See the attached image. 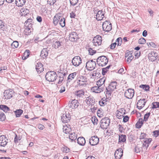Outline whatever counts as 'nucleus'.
<instances>
[{"label": "nucleus", "mask_w": 159, "mask_h": 159, "mask_svg": "<svg viewBox=\"0 0 159 159\" xmlns=\"http://www.w3.org/2000/svg\"><path fill=\"white\" fill-rule=\"evenodd\" d=\"M117 82L116 81L111 82L106 88V94L110 96L111 93L116 89Z\"/></svg>", "instance_id": "1"}, {"label": "nucleus", "mask_w": 159, "mask_h": 159, "mask_svg": "<svg viewBox=\"0 0 159 159\" xmlns=\"http://www.w3.org/2000/svg\"><path fill=\"white\" fill-rule=\"evenodd\" d=\"M57 75L55 72L50 71L47 72L45 75L46 79L49 82H53L57 79Z\"/></svg>", "instance_id": "2"}, {"label": "nucleus", "mask_w": 159, "mask_h": 159, "mask_svg": "<svg viewBox=\"0 0 159 159\" xmlns=\"http://www.w3.org/2000/svg\"><path fill=\"white\" fill-rule=\"evenodd\" d=\"M97 61L99 66H103L107 64L108 60L105 56H102L97 58Z\"/></svg>", "instance_id": "3"}, {"label": "nucleus", "mask_w": 159, "mask_h": 159, "mask_svg": "<svg viewBox=\"0 0 159 159\" xmlns=\"http://www.w3.org/2000/svg\"><path fill=\"white\" fill-rule=\"evenodd\" d=\"M110 123V120L108 117L102 118L100 122V127L102 129H106Z\"/></svg>", "instance_id": "4"}, {"label": "nucleus", "mask_w": 159, "mask_h": 159, "mask_svg": "<svg viewBox=\"0 0 159 159\" xmlns=\"http://www.w3.org/2000/svg\"><path fill=\"white\" fill-rule=\"evenodd\" d=\"M95 61L93 60L88 61L86 63V67L89 70H94L96 66Z\"/></svg>", "instance_id": "5"}, {"label": "nucleus", "mask_w": 159, "mask_h": 159, "mask_svg": "<svg viewBox=\"0 0 159 159\" xmlns=\"http://www.w3.org/2000/svg\"><path fill=\"white\" fill-rule=\"evenodd\" d=\"M102 27L103 30L106 32L110 31L112 29V25L108 21L106 20L102 24Z\"/></svg>", "instance_id": "6"}, {"label": "nucleus", "mask_w": 159, "mask_h": 159, "mask_svg": "<svg viewBox=\"0 0 159 159\" xmlns=\"http://www.w3.org/2000/svg\"><path fill=\"white\" fill-rule=\"evenodd\" d=\"M81 62V58L79 56L74 57L72 60V63L75 66H79Z\"/></svg>", "instance_id": "7"}, {"label": "nucleus", "mask_w": 159, "mask_h": 159, "mask_svg": "<svg viewBox=\"0 0 159 159\" xmlns=\"http://www.w3.org/2000/svg\"><path fill=\"white\" fill-rule=\"evenodd\" d=\"M134 91L133 89H129L126 90L125 93V96L127 98L131 99L134 96Z\"/></svg>", "instance_id": "8"}, {"label": "nucleus", "mask_w": 159, "mask_h": 159, "mask_svg": "<svg viewBox=\"0 0 159 159\" xmlns=\"http://www.w3.org/2000/svg\"><path fill=\"white\" fill-rule=\"evenodd\" d=\"M14 91L11 89L6 90L4 93V98L6 99H9L13 96Z\"/></svg>", "instance_id": "9"}, {"label": "nucleus", "mask_w": 159, "mask_h": 159, "mask_svg": "<svg viewBox=\"0 0 159 159\" xmlns=\"http://www.w3.org/2000/svg\"><path fill=\"white\" fill-rule=\"evenodd\" d=\"M102 38L99 35H97L94 37L93 40V43L96 46L100 45L102 43Z\"/></svg>", "instance_id": "10"}, {"label": "nucleus", "mask_w": 159, "mask_h": 159, "mask_svg": "<svg viewBox=\"0 0 159 159\" xmlns=\"http://www.w3.org/2000/svg\"><path fill=\"white\" fill-rule=\"evenodd\" d=\"M70 114L69 113H66L61 116V120L63 123H67L70 121Z\"/></svg>", "instance_id": "11"}, {"label": "nucleus", "mask_w": 159, "mask_h": 159, "mask_svg": "<svg viewBox=\"0 0 159 159\" xmlns=\"http://www.w3.org/2000/svg\"><path fill=\"white\" fill-rule=\"evenodd\" d=\"M96 14V19L98 20H102L105 17V11L102 10H100L97 11V13L94 12Z\"/></svg>", "instance_id": "12"}, {"label": "nucleus", "mask_w": 159, "mask_h": 159, "mask_svg": "<svg viewBox=\"0 0 159 159\" xmlns=\"http://www.w3.org/2000/svg\"><path fill=\"white\" fill-rule=\"evenodd\" d=\"M99 142V138L96 136H94L91 137L89 139V143L92 146L97 145Z\"/></svg>", "instance_id": "13"}, {"label": "nucleus", "mask_w": 159, "mask_h": 159, "mask_svg": "<svg viewBox=\"0 0 159 159\" xmlns=\"http://www.w3.org/2000/svg\"><path fill=\"white\" fill-rule=\"evenodd\" d=\"M87 84V82L77 80L75 87L76 88L81 89L86 87Z\"/></svg>", "instance_id": "14"}, {"label": "nucleus", "mask_w": 159, "mask_h": 159, "mask_svg": "<svg viewBox=\"0 0 159 159\" xmlns=\"http://www.w3.org/2000/svg\"><path fill=\"white\" fill-rule=\"evenodd\" d=\"M8 139L4 135H2L0 136V145L4 147L8 143Z\"/></svg>", "instance_id": "15"}, {"label": "nucleus", "mask_w": 159, "mask_h": 159, "mask_svg": "<svg viewBox=\"0 0 159 159\" xmlns=\"http://www.w3.org/2000/svg\"><path fill=\"white\" fill-rule=\"evenodd\" d=\"M146 103V101L145 99H140L138 101L137 104V108L139 109H141L144 107Z\"/></svg>", "instance_id": "16"}, {"label": "nucleus", "mask_w": 159, "mask_h": 159, "mask_svg": "<svg viewBox=\"0 0 159 159\" xmlns=\"http://www.w3.org/2000/svg\"><path fill=\"white\" fill-rule=\"evenodd\" d=\"M78 38V35L76 32H72L70 34L69 40L72 42L76 41Z\"/></svg>", "instance_id": "17"}, {"label": "nucleus", "mask_w": 159, "mask_h": 159, "mask_svg": "<svg viewBox=\"0 0 159 159\" xmlns=\"http://www.w3.org/2000/svg\"><path fill=\"white\" fill-rule=\"evenodd\" d=\"M79 103L77 100L74 99L72 100L70 103H69V106L72 109L77 108L79 106Z\"/></svg>", "instance_id": "18"}, {"label": "nucleus", "mask_w": 159, "mask_h": 159, "mask_svg": "<svg viewBox=\"0 0 159 159\" xmlns=\"http://www.w3.org/2000/svg\"><path fill=\"white\" fill-rule=\"evenodd\" d=\"M157 54L154 52H151L148 54V58L151 61H153L156 60L157 57Z\"/></svg>", "instance_id": "19"}, {"label": "nucleus", "mask_w": 159, "mask_h": 159, "mask_svg": "<svg viewBox=\"0 0 159 159\" xmlns=\"http://www.w3.org/2000/svg\"><path fill=\"white\" fill-rule=\"evenodd\" d=\"M104 89L103 87H100L99 86H95L91 88V90L93 92L96 93H99L103 91Z\"/></svg>", "instance_id": "20"}, {"label": "nucleus", "mask_w": 159, "mask_h": 159, "mask_svg": "<svg viewBox=\"0 0 159 159\" xmlns=\"http://www.w3.org/2000/svg\"><path fill=\"white\" fill-rule=\"evenodd\" d=\"M123 150L121 148L117 149L115 152L114 155L116 159H120L123 155Z\"/></svg>", "instance_id": "21"}, {"label": "nucleus", "mask_w": 159, "mask_h": 159, "mask_svg": "<svg viewBox=\"0 0 159 159\" xmlns=\"http://www.w3.org/2000/svg\"><path fill=\"white\" fill-rule=\"evenodd\" d=\"M106 80V78L103 77L99 79L97 82V85L100 87H103L104 88L105 85L104 84Z\"/></svg>", "instance_id": "22"}, {"label": "nucleus", "mask_w": 159, "mask_h": 159, "mask_svg": "<svg viewBox=\"0 0 159 159\" xmlns=\"http://www.w3.org/2000/svg\"><path fill=\"white\" fill-rule=\"evenodd\" d=\"M152 141L151 139H146L143 144V148L144 149H147L149 146V144Z\"/></svg>", "instance_id": "23"}, {"label": "nucleus", "mask_w": 159, "mask_h": 159, "mask_svg": "<svg viewBox=\"0 0 159 159\" xmlns=\"http://www.w3.org/2000/svg\"><path fill=\"white\" fill-rule=\"evenodd\" d=\"M63 129L64 132L66 134H70L71 130L70 126L69 125H63Z\"/></svg>", "instance_id": "24"}, {"label": "nucleus", "mask_w": 159, "mask_h": 159, "mask_svg": "<svg viewBox=\"0 0 159 159\" xmlns=\"http://www.w3.org/2000/svg\"><path fill=\"white\" fill-rule=\"evenodd\" d=\"M35 68L38 73H40L43 70V65L41 63H37Z\"/></svg>", "instance_id": "25"}, {"label": "nucleus", "mask_w": 159, "mask_h": 159, "mask_svg": "<svg viewBox=\"0 0 159 159\" xmlns=\"http://www.w3.org/2000/svg\"><path fill=\"white\" fill-rule=\"evenodd\" d=\"M77 75L76 72H74L70 74L67 78V83L70 82L72 80L74 79L75 77Z\"/></svg>", "instance_id": "26"}, {"label": "nucleus", "mask_w": 159, "mask_h": 159, "mask_svg": "<svg viewBox=\"0 0 159 159\" xmlns=\"http://www.w3.org/2000/svg\"><path fill=\"white\" fill-rule=\"evenodd\" d=\"M84 94V91L83 89H80L77 91L75 92V94L78 97H82Z\"/></svg>", "instance_id": "27"}, {"label": "nucleus", "mask_w": 159, "mask_h": 159, "mask_svg": "<svg viewBox=\"0 0 159 159\" xmlns=\"http://www.w3.org/2000/svg\"><path fill=\"white\" fill-rule=\"evenodd\" d=\"M69 139L71 142L75 141L77 138V135L75 132L71 133L69 135Z\"/></svg>", "instance_id": "28"}, {"label": "nucleus", "mask_w": 159, "mask_h": 159, "mask_svg": "<svg viewBox=\"0 0 159 159\" xmlns=\"http://www.w3.org/2000/svg\"><path fill=\"white\" fill-rule=\"evenodd\" d=\"M77 143L80 145L83 146L85 143V140L83 137H80L77 139Z\"/></svg>", "instance_id": "29"}, {"label": "nucleus", "mask_w": 159, "mask_h": 159, "mask_svg": "<svg viewBox=\"0 0 159 159\" xmlns=\"http://www.w3.org/2000/svg\"><path fill=\"white\" fill-rule=\"evenodd\" d=\"M58 75L59 77L58 81L57 83L59 84H61L63 81L64 77L66 75V73H63L60 72L58 74Z\"/></svg>", "instance_id": "30"}, {"label": "nucleus", "mask_w": 159, "mask_h": 159, "mask_svg": "<svg viewBox=\"0 0 159 159\" xmlns=\"http://www.w3.org/2000/svg\"><path fill=\"white\" fill-rule=\"evenodd\" d=\"M48 55V52L47 48H43L41 52L40 56L44 59Z\"/></svg>", "instance_id": "31"}, {"label": "nucleus", "mask_w": 159, "mask_h": 159, "mask_svg": "<svg viewBox=\"0 0 159 159\" xmlns=\"http://www.w3.org/2000/svg\"><path fill=\"white\" fill-rule=\"evenodd\" d=\"M85 101L88 104H90L92 106L93 105L95 102V101L93 100V98L90 97H87L85 100Z\"/></svg>", "instance_id": "32"}, {"label": "nucleus", "mask_w": 159, "mask_h": 159, "mask_svg": "<svg viewBox=\"0 0 159 159\" xmlns=\"http://www.w3.org/2000/svg\"><path fill=\"white\" fill-rule=\"evenodd\" d=\"M25 0H16L15 3L18 7H21L25 4Z\"/></svg>", "instance_id": "33"}, {"label": "nucleus", "mask_w": 159, "mask_h": 159, "mask_svg": "<svg viewBox=\"0 0 159 159\" xmlns=\"http://www.w3.org/2000/svg\"><path fill=\"white\" fill-rule=\"evenodd\" d=\"M107 97H104L99 102V103L101 106H103L107 104Z\"/></svg>", "instance_id": "34"}, {"label": "nucleus", "mask_w": 159, "mask_h": 159, "mask_svg": "<svg viewBox=\"0 0 159 159\" xmlns=\"http://www.w3.org/2000/svg\"><path fill=\"white\" fill-rule=\"evenodd\" d=\"M77 80L88 82V79L87 77L82 75H79L78 76Z\"/></svg>", "instance_id": "35"}, {"label": "nucleus", "mask_w": 159, "mask_h": 159, "mask_svg": "<svg viewBox=\"0 0 159 159\" xmlns=\"http://www.w3.org/2000/svg\"><path fill=\"white\" fill-rule=\"evenodd\" d=\"M20 11L21 13V16H25L27 14H29V10L26 8H22Z\"/></svg>", "instance_id": "36"}, {"label": "nucleus", "mask_w": 159, "mask_h": 159, "mask_svg": "<svg viewBox=\"0 0 159 159\" xmlns=\"http://www.w3.org/2000/svg\"><path fill=\"white\" fill-rule=\"evenodd\" d=\"M126 140V135L123 134L119 135V143H124Z\"/></svg>", "instance_id": "37"}, {"label": "nucleus", "mask_w": 159, "mask_h": 159, "mask_svg": "<svg viewBox=\"0 0 159 159\" xmlns=\"http://www.w3.org/2000/svg\"><path fill=\"white\" fill-rule=\"evenodd\" d=\"M143 121L142 119H139L136 124V127L138 128H140L143 124Z\"/></svg>", "instance_id": "38"}, {"label": "nucleus", "mask_w": 159, "mask_h": 159, "mask_svg": "<svg viewBox=\"0 0 159 159\" xmlns=\"http://www.w3.org/2000/svg\"><path fill=\"white\" fill-rule=\"evenodd\" d=\"M30 52L29 50H26L24 53L23 56L22 57L23 60H25L27 59L29 56Z\"/></svg>", "instance_id": "39"}, {"label": "nucleus", "mask_w": 159, "mask_h": 159, "mask_svg": "<svg viewBox=\"0 0 159 159\" xmlns=\"http://www.w3.org/2000/svg\"><path fill=\"white\" fill-rule=\"evenodd\" d=\"M0 109L5 112H7L10 110V109L9 107L6 105H0Z\"/></svg>", "instance_id": "40"}, {"label": "nucleus", "mask_w": 159, "mask_h": 159, "mask_svg": "<svg viewBox=\"0 0 159 159\" xmlns=\"http://www.w3.org/2000/svg\"><path fill=\"white\" fill-rule=\"evenodd\" d=\"M16 117H19L23 112V110L21 109L17 110L14 111Z\"/></svg>", "instance_id": "41"}, {"label": "nucleus", "mask_w": 159, "mask_h": 159, "mask_svg": "<svg viewBox=\"0 0 159 159\" xmlns=\"http://www.w3.org/2000/svg\"><path fill=\"white\" fill-rule=\"evenodd\" d=\"M32 21V19H28L25 22V25L26 26L28 27L29 28L31 27L32 25L30 23Z\"/></svg>", "instance_id": "42"}, {"label": "nucleus", "mask_w": 159, "mask_h": 159, "mask_svg": "<svg viewBox=\"0 0 159 159\" xmlns=\"http://www.w3.org/2000/svg\"><path fill=\"white\" fill-rule=\"evenodd\" d=\"M139 87L147 91L149 90V89L150 88L149 86L147 85H141L139 86Z\"/></svg>", "instance_id": "43"}, {"label": "nucleus", "mask_w": 159, "mask_h": 159, "mask_svg": "<svg viewBox=\"0 0 159 159\" xmlns=\"http://www.w3.org/2000/svg\"><path fill=\"white\" fill-rule=\"evenodd\" d=\"M59 24L62 27H64L65 25V20L64 18H61L59 20Z\"/></svg>", "instance_id": "44"}, {"label": "nucleus", "mask_w": 159, "mask_h": 159, "mask_svg": "<svg viewBox=\"0 0 159 159\" xmlns=\"http://www.w3.org/2000/svg\"><path fill=\"white\" fill-rule=\"evenodd\" d=\"M122 42V38L121 37H119L116 40L115 43H117V46H120L121 45Z\"/></svg>", "instance_id": "45"}, {"label": "nucleus", "mask_w": 159, "mask_h": 159, "mask_svg": "<svg viewBox=\"0 0 159 159\" xmlns=\"http://www.w3.org/2000/svg\"><path fill=\"white\" fill-rule=\"evenodd\" d=\"M5 118L6 117L4 114L3 112L0 111V120L1 121H4Z\"/></svg>", "instance_id": "46"}, {"label": "nucleus", "mask_w": 159, "mask_h": 159, "mask_svg": "<svg viewBox=\"0 0 159 159\" xmlns=\"http://www.w3.org/2000/svg\"><path fill=\"white\" fill-rule=\"evenodd\" d=\"M110 67V65H109L106 68H102V74L103 75H105Z\"/></svg>", "instance_id": "47"}, {"label": "nucleus", "mask_w": 159, "mask_h": 159, "mask_svg": "<svg viewBox=\"0 0 159 159\" xmlns=\"http://www.w3.org/2000/svg\"><path fill=\"white\" fill-rule=\"evenodd\" d=\"M19 46V43L17 41H14L11 44V46L13 48L14 47L15 48H17Z\"/></svg>", "instance_id": "48"}, {"label": "nucleus", "mask_w": 159, "mask_h": 159, "mask_svg": "<svg viewBox=\"0 0 159 159\" xmlns=\"http://www.w3.org/2000/svg\"><path fill=\"white\" fill-rule=\"evenodd\" d=\"M80 6H78L75 7L74 11L75 12L78 13L80 11Z\"/></svg>", "instance_id": "49"}, {"label": "nucleus", "mask_w": 159, "mask_h": 159, "mask_svg": "<svg viewBox=\"0 0 159 159\" xmlns=\"http://www.w3.org/2000/svg\"><path fill=\"white\" fill-rule=\"evenodd\" d=\"M70 4L75 6L77 4L79 0H69Z\"/></svg>", "instance_id": "50"}, {"label": "nucleus", "mask_w": 159, "mask_h": 159, "mask_svg": "<svg viewBox=\"0 0 159 159\" xmlns=\"http://www.w3.org/2000/svg\"><path fill=\"white\" fill-rule=\"evenodd\" d=\"M103 111L102 109H98L97 111V115L98 116L101 117L103 116Z\"/></svg>", "instance_id": "51"}, {"label": "nucleus", "mask_w": 159, "mask_h": 159, "mask_svg": "<svg viewBox=\"0 0 159 159\" xmlns=\"http://www.w3.org/2000/svg\"><path fill=\"white\" fill-rule=\"evenodd\" d=\"M138 42L139 44H144L146 43V40L144 38H141L139 40Z\"/></svg>", "instance_id": "52"}, {"label": "nucleus", "mask_w": 159, "mask_h": 159, "mask_svg": "<svg viewBox=\"0 0 159 159\" xmlns=\"http://www.w3.org/2000/svg\"><path fill=\"white\" fill-rule=\"evenodd\" d=\"M152 108H156L159 107V102H155L152 103Z\"/></svg>", "instance_id": "53"}, {"label": "nucleus", "mask_w": 159, "mask_h": 159, "mask_svg": "<svg viewBox=\"0 0 159 159\" xmlns=\"http://www.w3.org/2000/svg\"><path fill=\"white\" fill-rule=\"evenodd\" d=\"M92 121L94 125H97L98 120L96 117L94 116L92 117Z\"/></svg>", "instance_id": "54"}, {"label": "nucleus", "mask_w": 159, "mask_h": 159, "mask_svg": "<svg viewBox=\"0 0 159 159\" xmlns=\"http://www.w3.org/2000/svg\"><path fill=\"white\" fill-rule=\"evenodd\" d=\"M61 45V43L59 41H56L54 43V45L56 48H58Z\"/></svg>", "instance_id": "55"}, {"label": "nucleus", "mask_w": 159, "mask_h": 159, "mask_svg": "<svg viewBox=\"0 0 159 159\" xmlns=\"http://www.w3.org/2000/svg\"><path fill=\"white\" fill-rule=\"evenodd\" d=\"M88 51L90 55H93L96 52V51L93 50V49L91 48H89L88 50Z\"/></svg>", "instance_id": "56"}, {"label": "nucleus", "mask_w": 159, "mask_h": 159, "mask_svg": "<svg viewBox=\"0 0 159 159\" xmlns=\"http://www.w3.org/2000/svg\"><path fill=\"white\" fill-rule=\"evenodd\" d=\"M150 114V113L149 112L148 113H146L144 115V117L143 121H146L147 120L148 118L149 117Z\"/></svg>", "instance_id": "57"}, {"label": "nucleus", "mask_w": 159, "mask_h": 159, "mask_svg": "<svg viewBox=\"0 0 159 159\" xmlns=\"http://www.w3.org/2000/svg\"><path fill=\"white\" fill-rule=\"evenodd\" d=\"M134 57L132 55V53H130V55L128 57L127 59V61L128 62H130L133 59Z\"/></svg>", "instance_id": "58"}, {"label": "nucleus", "mask_w": 159, "mask_h": 159, "mask_svg": "<svg viewBox=\"0 0 159 159\" xmlns=\"http://www.w3.org/2000/svg\"><path fill=\"white\" fill-rule=\"evenodd\" d=\"M135 152L136 153H138L140 152L141 150V148L140 147H139V145H137L135 148Z\"/></svg>", "instance_id": "59"}, {"label": "nucleus", "mask_w": 159, "mask_h": 159, "mask_svg": "<svg viewBox=\"0 0 159 159\" xmlns=\"http://www.w3.org/2000/svg\"><path fill=\"white\" fill-rule=\"evenodd\" d=\"M117 44L116 43H114L111 44L110 45V48L111 49H114L116 45Z\"/></svg>", "instance_id": "60"}, {"label": "nucleus", "mask_w": 159, "mask_h": 159, "mask_svg": "<svg viewBox=\"0 0 159 159\" xmlns=\"http://www.w3.org/2000/svg\"><path fill=\"white\" fill-rule=\"evenodd\" d=\"M59 20L54 17L53 19V23L55 25H56Z\"/></svg>", "instance_id": "61"}, {"label": "nucleus", "mask_w": 159, "mask_h": 159, "mask_svg": "<svg viewBox=\"0 0 159 159\" xmlns=\"http://www.w3.org/2000/svg\"><path fill=\"white\" fill-rule=\"evenodd\" d=\"M153 134L155 137L159 135V130L154 131Z\"/></svg>", "instance_id": "62"}, {"label": "nucleus", "mask_w": 159, "mask_h": 159, "mask_svg": "<svg viewBox=\"0 0 159 159\" xmlns=\"http://www.w3.org/2000/svg\"><path fill=\"white\" fill-rule=\"evenodd\" d=\"M61 14L60 13H58L55 16V17L58 20H61V18H63V17H61Z\"/></svg>", "instance_id": "63"}, {"label": "nucleus", "mask_w": 159, "mask_h": 159, "mask_svg": "<svg viewBox=\"0 0 159 159\" xmlns=\"http://www.w3.org/2000/svg\"><path fill=\"white\" fill-rule=\"evenodd\" d=\"M65 88L64 86H62L61 87L60 90L59 91V92L60 93H62L65 92Z\"/></svg>", "instance_id": "64"}]
</instances>
